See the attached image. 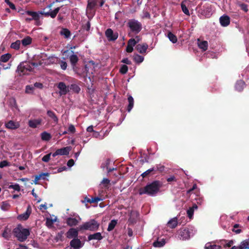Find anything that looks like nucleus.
Listing matches in <instances>:
<instances>
[{"label":"nucleus","mask_w":249,"mask_h":249,"mask_svg":"<svg viewBox=\"0 0 249 249\" xmlns=\"http://www.w3.org/2000/svg\"><path fill=\"white\" fill-rule=\"evenodd\" d=\"M60 64L61 68L63 70H65L67 69V63L65 61H61Z\"/></svg>","instance_id":"nucleus-53"},{"label":"nucleus","mask_w":249,"mask_h":249,"mask_svg":"<svg viewBox=\"0 0 249 249\" xmlns=\"http://www.w3.org/2000/svg\"><path fill=\"white\" fill-rule=\"evenodd\" d=\"M34 87L38 89H42L43 88V84L41 83L36 82L34 84Z\"/></svg>","instance_id":"nucleus-63"},{"label":"nucleus","mask_w":249,"mask_h":249,"mask_svg":"<svg viewBox=\"0 0 249 249\" xmlns=\"http://www.w3.org/2000/svg\"><path fill=\"white\" fill-rule=\"evenodd\" d=\"M166 180L168 182H172V181H177V179L174 176H172L170 177L169 178H168Z\"/></svg>","instance_id":"nucleus-61"},{"label":"nucleus","mask_w":249,"mask_h":249,"mask_svg":"<svg viewBox=\"0 0 249 249\" xmlns=\"http://www.w3.org/2000/svg\"><path fill=\"white\" fill-rule=\"evenodd\" d=\"M221 25L223 27H226L230 24V18L228 16L223 15L219 18Z\"/></svg>","instance_id":"nucleus-16"},{"label":"nucleus","mask_w":249,"mask_h":249,"mask_svg":"<svg viewBox=\"0 0 249 249\" xmlns=\"http://www.w3.org/2000/svg\"><path fill=\"white\" fill-rule=\"evenodd\" d=\"M133 51V47L127 44V47L126 48V51L127 53H130L132 52Z\"/></svg>","instance_id":"nucleus-59"},{"label":"nucleus","mask_w":249,"mask_h":249,"mask_svg":"<svg viewBox=\"0 0 249 249\" xmlns=\"http://www.w3.org/2000/svg\"><path fill=\"white\" fill-rule=\"evenodd\" d=\"M99 223L95 219H90L89 221L83 223L78 227L79 231L89 230L96 231L99 227Z\"/></svg>","instance_id":"nucleus-6"},{"label":"nucleus","mask_w":249,"mask_h":249,"mask_svg":"<svg viewBox=\"0 0 249 249\" xmlns=\"http://www.w3.org/2000/svg\"><path fill=\"white\" fill-rule=\"evenodd\" d=\"M110 160L109 159L106 160L104 164L101 165V168L104 169L106 168L107 169H108V166L110 164Z\"/></svg>","instance_id":"nucleus-49"},{"label":"nucleus","mask_w":249,"mask_h":249,"mask_svg":"<svg viewBox=\"0 0 249 249\" xmlns=\"http://www.w3.org/2000/svg\"><path fill=\"white\" fill-rule=\"evenodd\" d=\"M10 165V163L5 160H2L0 162V168H1Z\"/></svg>","instance_id":"nucleus-50"},{"label":"nucleus","mask_w":249,"mask_h":249,"mask_svg":"<svg viewBox=\"0 0 249 249\" xmlns=\"http://www.w3.org/2000/svg\"><path fill=\"white\" fill-rule=\"evenodd\" d=\"M178 225L177 218L176 217L173 218L168 221L167 225L168 227L172 229L175 228Z\"/></svg>","instance_id":"nucleus-30"},{"label":"nucleus","mask_w":249,"mask_h":249,"mask_svg":"<svg viewBox=\"0 0 249 249\" xmlns=\"http://www.w3.org/2000/svg\"><path fill=\"white\" fill-rule=\"evenodd\" d=\"M74 164V161L73 159H70L68 160L67 162V165L68 166L71 167Z\"/></svg>","instance_id":"nucleus-60"},{"label":"nucleus","mask_w":249,"mask_h":249,"mask_svg":"<svg viewBox=\"0 0 249 249\" xmlns=\"http://www.w3.org/2000/svg\"><path fill=\"white\" fill-rule=\"evenodd\" d=\"M60 35L62 36H64L65 38L68 39L70 37L71 33L68 29L62 28L60 31Z\"/></svg>","instance_id":"nucleus-23"},{"label":"nucleus","mask_w":249,"mask_h":249,"mask_svg":"<svg viewBox=\"0 0 249 249\" xmlns=\"http://www.w3.org/2000/svg\"><path fill=\"white\" fill-rule=\"evenodd\" d=\"M164 242H160L157 241L153 243V245L155 247H161L164 245Z\"/></svg>","instance_id":"nucleus-48"},{"label":"nucleus","mask_w":249,"mask_h":249,"mask_svg":"<svg viewBox=\"0 0 249 249\" xmlns=\"http://www.w3.org/2000/svg\"><path fill=\"white\" fill-rule=\"evenodd\" d=\"M110 182V180L107 178H104L102 181V183L105 186L107 185Z\"/></svg>","instance_id":"nucleus-62"},{"label":"nucleus","mask_w":249,"mask_h":249,"mask_svg":"<svg viewBox=\"0 0 249 249\" xmlns=\"http://www.w3.org/2000/svg\"><path fill=\"white\" fill-rule=\"evenodd\" d=\"M221 247L215 244L212 245L211 243H207L205 246V249H221Z\"/></svg>","instance_id":"nucleus-35"},{"label":"nucleus","mask_w":249,"mask_h":249,"mask_svg":"<svg viewBox=\"0 0 249 249\" xmlns=\"http://www.w3.org/2000/svg\"><path fill=\"white\" fill-rule=\"evenodd\" d=\"M128 71V67L126 65H123L120 69L119 71L121 73L125 74Z\"/></svg>","instance_id":"nucleus-43"},{"label":"nucleus","mask_w":249,"mask_h":249,"mask_svg":"<svg viewBox=\"0 0 249 249\" xmlns=\"http://www.w3.org/2000/svg\"><path fill=\"white\" fill-rule=\"evenodd\" d=\"M5 127L9 129H16L20 126V124L18 122H15L10 120L5 123Z\"/></svg>","instance_id":"nucleus-13"},{"label":"nucleus","mask_w":249,"mask_h":249,"mask_svg":"<svg viewBox=\"0 0 249 249\" xmlns=\"http://www.w3.org/2000/svg\"><path fill=\"white\" fill-rule=\"evenodd\" d=\"M31 208L30 206H28L26 210V211L23 213H22L18 216V219L24 221L27 220L31 213Z\"/></svg>","instance_id":"nucleus-12"},{"label":"nucleus","mask_w":249,"mask_h":249,"mask_svg":"<svg viewBox=\"0 0 249 249\" xmlns=\"http://www.w3.org/2000/svg\"><path fill=\"white\" fill-rule=\"evenodd\" d=\"M11 57V54L10 53H6L2 55L0 57V61L1 62H7Z\"/></svg>","instance_id":"nucleus-37"},{"label":"nucleus","mask_w":249,"mask_h":249,"mask_svg":"<svg viewBox=\"0 0 249 249\" xmlns=\"http://www.w3.org/2000/svg\"><path fill=\"white\" fill-rule=\"evenodd\" d=\"M103 236L100 232H96L94 234H90L88 236V238L89 241L91 240H101L103 239Z\"/></svg>","instance_id":"nucleus-19"},{"label":"nucleus","mask_w":249,"mask_h":249,"mask_svg":"<svg viewBox=\"0 0 249 249\" xmlns=\"http://www.w3.org/2000/svg\"><path fill=\"white\" fill-rule=\"evenodd\" d=\"M236 247L237 249H249V238L242 241L240 245Z\"/></svg>","instance_id":"nucleus-21"},{"label":"nucleus","mask_w":249,"mask_h":249,"mask_svg":"<svg viewBox=\"0 0 249 249\" xmlns=\"http://www.w3.org/2000/svg\"><path fill=\"white\" fill-rule=\"evenodd\" d=\"M34 88L31 86L28 85L26 87V92L29 93L34 90Z\"/></svg>","instance_id":"nucleus-57"},{"label":"nucleus","mask_w":249,"mask_h":249,"mask_svg":"<svg viewBox=\"0 0 249 249\" xmlns=\"http://www.w3.org/2000/svg\"><path fill=\"white\" fill-rule=\"evenodd\" d=\"M5 3H6L12 10H16V8L14 4L10 2L9 0H4Z\"/></svg>","instance_id":"nucleus-51"},{"label":"nucleus","mask_w":249,"mask_h":249,"mask_svg":"<svg viewBox=\"0 0 249 249\" xmlns=\"http://www.w3.org/2000/svg\"><path fill=\"white\" fill-rule=\"evenodd\" d=\"M90 23L89 21H88L86 24L84 25V29L87 31H89L90 30Z\"/></svg>","instance_id":"nucleus-56"},{"label":"nucleus","mask_w":249,"mask_h":249,"mask_svg":"<svg viewBox=\"0 0 249 249\" xmlns=\"http://www.w3.org/2000/svg\"><path fill=\"white\" fill-rule=\"evenodd\" d=\"M197 209V206L196 204L194 203L193 205V206L190 207L187 211V214L188 217L190 219H192L194 215V211L195 210H196Z\"/></svg>","instance_id":"nucleus-20"},{"label":"nucleus","mask_w":249,"mask_h":249,"mask_svg":"<svg viewBox=\"0 0 249 249\" xmlns=\"http://www.w3.org/2000/svg\"><path fill=\"white\" fill-rule=\"evenodd\" d=\"M85 200L86 202L89 203H97L99 201H101L102 199L100 197H92L91 198H89L87 197H86Z\"/></svg>","instance_id":"nucleus-32"},{"label":"nucleus","mask_w":249,"mask_h":249,"mask_svg":"<svg viewBox=\"0 0 249 249\" xmlns=\"http://www.w3.org/2000/svg\"><path fill=\"white\" fill-rule=\"evenodd\" d=\"M78 60L79 58L76 54H73L70 56V61L73 68L76 66Z\"/></svg>","instance_id":"nucleus-26"},{"label":"nucleus","mask_w":249,"mask_h":249,"mask_svg":"<svg viewBox=\"0 0 249 249\" xmlns=\"http://www.w3.org/2000/svg\"><path fill=\"white\" fill-rule=\"evenodd\" d=\"M241 9L244 11L247 12L248 11V6L246 4L242 3L240 5Z\"/></svg>","instance_id":"nucleus-54"},{"label":"nucleus","mask_w":249,"mask_h":249,"mask_svg":"<svg viewBox=\"0 0 249 249\" xmlns=\"http://www.w3.org/2000/svg\"><path fill=\"white\" fill-rule=\"evenodd\" d=\"M70 246L74 249H79L82 247L81 241L78 238L71 240L70 242Z\"/></svg>","instance_id":"nucleus-14"},{"label":"nucleus","mask_w":249,"mask_h":249,"mask_svg":"<svg viewBox=\"0 0 249 249\" xmlns=\"http://www.w3.org/2000/svg\"><path fill=\"white\" fill-rule=\"evenodd\" d=\"M233 241L232 240H230L228 241V242L227 243L224 245L223 246L225 248L230 247L233 245Z\"/></svg>","instance_id":"nucleus-64"},{"label":"nucleus","mask_w":249,"mask_h":249,"mask_svg":"<svg viewBox=\"0 0 249 249\" xmlns=\"http://www.w3.org/2000/svg\"><path fill=\"white\" fill-rule=\"evenodd\" d=\"M15 237L20 242L25 241L30 234L29 229L23 228L21 225H18L13 230Z\"/></svg>","instance_id":"nucleus-3"},{"label":"nucleus","mask_w":249,"mask_h":249,"mask_svg":"<svg viewBox=\"0 0 249 249\" xmlns=\"http://www.w3.org/2000/svg\"><path fill=\"white\" fill-rule=\"evenodd\" d=\"M178 237L180 239L186 240L190 238V232L188 229H180L179 232Z\"/></svg>","instance_id":"nucleus-11"},{"label":"nucleus","mask_w":249,"mask_h":249,"mask_svg":"<svg viewBox=\"0 0 249 249\" xmlns=\"http://www.w3.org/2000/svg\"><path fill=\"white\" fill-rule=\"evenodd\" d=\"M54 221H55V220H53L52 219L48 218L46 219V225L48 228H51L53 227V225Z\"/></svg>","instance_id":"nucleus-44"},{"label":"nucleus","mask_w":249,"mask_h":249,"mask_svg":"<svg viewBox=\"0 0 249 249\" xmlns=\"http://www.w3.org/2000/svg\"><path fill=\"white\" fill-rule=\"evenodd\" d=\"M154 171H155L154 168H150V169L146 170L144 172H143L141 175V176L143 178H146L147 176H148L151 174H155V173L154 172Z\"/></svg>","instance_id":"nucleus-38"},{"label":"nucleus","mask_w":249,"mask_h":249,"mask_svg":"<svg viewBox=\"0 0 249 249\" xmlns=\"http://www.w3.org/2000/svg\"><path fill=\"white\" fill-rule=\"evenodd\" d=\"M198 46L203 51H206L208 49V42L207 41H200V39H198Z\"/></svg>","instance_id":"nucleus-25"},{"label":"nucleus","mask_w":249,"mask_h":249,"mask_svg":"<svg viewBox=\"0 0 249 249\" xmlns=\"http://www.w3.org/2000/svg\"><path fill=\"white\" fill-rule=\"evenodd\" d=\"M66 222L69 226H75L78 223V220L75 218L68 217L66 219Z\"/></svg>","instance_id":"nucleus-24"},{"label":"nucleus","mask_w":249,"mask_h":249,"mask_svg":"<svg viewBox=\"0 0 249 249\" xmlns=\"http://www.w3.org/2000/svg\"><path fill=\"white\" fill-rule=\"evenodd\" d=\"M68 130L69 132L72 133H74L75 132V128L74 126L72 124H71L70 125H69Z\"/></svg>","instance_id":"nucleus-55"},{"label":"nucleus","mask_w":249,"mask_h":249,"mask_svg":"<svg viewBox=\"0 0 249 249\" xmlns=\"http://www.w3.org/2000/svg\"><path fill=\"white\" fill-rule=\"evenodd\" d=\"M148 45L146 43H143L142 44H137L135 47V49L140 53H146L147 50Z\"/></svg>","instance_id":"nucleus-17"},{"label":"nucleus","mask_w":249,"mask_h":249,"mask_svg":"<svg viewBox=\"0 0 249 249\" xmlns=\"http://www.w3.org/2000/svg\"><path fill=\"white\" fill-rule=\"evenodd\" d=\"M127 100L129 104L127 106V110L128 112H130L134 106V99L132 96L129 95Z\"/></svg>","instance_id":"nucleus-29"},{"label":"nucleus","mask_w":249,"mask_h":249,"mask_svg":"<svg viewBox=\"0 0 249 249\" xmlns=\"http://www.w3.org/2000/svg\"><path fill=\"white\" fill-rule=\"evenodd\" d=\"M121 62L123 63L127 64V65H130L131 64V62L130 60L128 59L127 58H124Z\"/></svg>","instance_id":"nucleus-58"},{"label":"nucleus","mask_w":249,"mask_h":249,"mask_svg":"<svg viewBox=\"0 0 249 249\" xmlns=\"http://www.w3.org/2000/svg\"><path fill=\"white\" fill-rule=\"evenodd\" d=\"M51 138V135L46 131H44L41 134V138L43 141H48Z\"/></svg>","instance_id":"nucleus-33"},{"label":"nucleus","mask_w":249,"mask_h":249,"mask_svg":"<svg viewBox=\"0 0 249 249\" xmlns=\"http://www.w3.org/2000/svg\"><path fill=\"white\" fill-rule=\"evenodd\" d=\"M51 155V153H49L43 156L42 159V161L46 162H48L50 159Z\"/></svg>","instance_id":"nucleus-52"},{"label":"nucleus","mask_w":249,"mask_h":249,"mask_svg":"<svg viewBox=\"0 0 249 249\" xmlns=\"http://www.w3.org/2000/svg\"><path fill=\"white\" fill-rule=\"evenodd\" d=\"M136 38L137 39V41H136L134 38H130L128 40L127 44L133 47L135 46L139 40L138 36H136Z\"/></svg>","instance_id":"nucleus-42"},{"label":"nucleus","mask_w":249,"mask_h":249,"mask_svg":"<svg viewBox=\"0 0 249 249\" xmlns=\"http://www.w3.org/2000/svg\"><path fill=\"white\" fill-rule=\"evenodd\" d=\"M134 61L137 64L142 63L144 57L139 54H134L133 56Z\"/></svg>","instance_id":"nucleus-34"},{"label":"nucleus","mask_w":249,"mask_h":249,"mask_svg":"<svg viewBox=\"0 0 249 249\" xmlns=\"http://www.w3.org/2000/svg\"><path fill=\"white\" fill-rule=\"evenodd\" d=\"M42 121V120L40 118L30 120L28 122V125L30 127L35 128H36L38 125L41 124Z\"/></svg>","instance_id":"nucleus-15"},{"label":"nucleus","mask_w":249,"mask_h":249,"mask_svg":"<svg viewBox=\"0 0 249 249\" xmlns=\"http://www.w3.org/2000/svg\"><path fill=\"white\" fill-rule=\"evenodd\" d=\"M32 42V38L29 36H27L21 40V43L23 46L25 47L31 44Z\"/></svg>","instance_id":"nucleus-27"},{"label":"nucleus","mask_w":249,"mask_h":249,"mask_svg":"<svg viewBox=\"0 0 249 249\" xmlns=\"http://www.w3.org/2000/svg\"><path fill=\"white\" fill-rule=\"evenodd\" d=\"M70 89L77 93H78L81 90L80 88L77 85L74 84L71 85Z\"/></svg>","instance_id":"nucleus-40"},{"label":"nucleus","mask_w":249,"mask_h":249,"mask_svg":"<svg viewBox=\"0 0 249 249\" xmlns=\"http://www.w3.org/2000/svg\"><path fill=\"white\" fill-rule=\"evenodd\" d=\"M71 147L70 146H67L62 148L58 149L52 155L53 157H55L57 155H68L69 154Z\"/></svg>","instance_id":"nucleus-9"},{"label":"nucleus","mask_w":249,"mask_h":249,"mask_svg":"<svg viewBox=\"0 0 249 249\" xmlns=\"http://www.w3.org/2000/svg\"><path fill=\"white\" fill-rule=\"evenodd\" d=\"M240 227V225L239 224H235L233 226V228L232 229V231L235 232L237 234H238V233H240L242 231L241 229H236V228H238Z\"/></svg>","instance_id":"nucleus-47"},{"label":"nucleus","mask_w":249,"mask_h":249,"mask_svg":"<svg viewBox=\"0 0 249 249\" xmlns=\"http://www.w3.org/2000/svg\"><path fill=\"white\" fill-rule=\"evenodd\" d=\"M105 35L109 41H114L118 37V33L114 32L111 28H108L105 31Z\"/></svg>","instance_id":"nucleus-7"},{"label":"nucleus","mask_w":249,"mask_h":249,"mask_svg":"<svg viewBox=\"0 0 249 249\" xmlns=\"http://www.w3.org/2000/svg\"><path fill=\"white\" fill-rule=\"evenodd\" d=\"M20 44H21V41L19 40H18L16 41L15 42H13L11 44L10 47L12 49H14L16 50H18L20 48Z\"/></svg>","instance_id":"nucleus-39"},{"label":"nucleus","mask_w":249,"mask_h":249,"mask_svg":"<svg viewBox=\"0 0 249 249\" xmlns=\"http://www.w3.org/2000/svg\"><path fill=\"white\" fill-rule=\"evenodd\" d=\"M10 207V206L9 204L5 201L2 202V205H1V209L4 211H7L9 209Z\"/></svg>","instance_id":"nucleus-45"},{"label":"nucleus","mask_w":249,"mask_h":249,"mask_svg":"<svg viewBox=\"0 0 249 249\" xmlns=\"http://www.w3.org/2000/svg\"><path fill=\"white\" fill-rule=\"evenodd\" d=\"M53 3L49 4L46 8H44L43 11L38 12H34L31 11H27L26 13L27 15L32 17V19L35 20L36 22H39L40 16L39 15H43L45 17H51L53 18L56 17L57 14L60 10V7H58L53 10H51V7Z\"/></svg>","instance_id":"nucleus-1"},{"label":"nucleus","mask_w":249,"mask_h":249,"mask_svg":"<svg viewBox=\"0 0 249 249\" xmlns=\"http://www.w3.org/2000/svg\"><path fill=\"white\" fill-rule=\"evenodd\" d=\"M117 222H118L117 220L113 219V220H111V221L108 224L107 231H112L114 229L116 225H117Z\"/></svg>","instance_id":"nucleus-31"},{"label":"nucleus","mask_w":249,"mask_h":249,"mask_svg":"<svg viewBox=\"0 0 249 249\" xmlns=\"http://www.w3.org/2000/svg\"><path fill=\"white\" fill-rule=\"evenodd\" d=\"M168 37L169 40L173 43H175L177 42L178 39L177 36L173 34L172 32H169L168 33Z\"/></svg>","instance_id":"nucleus-36"},{"label":"nucleus","mask_w":249,"mask_h":249,"mask_svg":"<svg viewBox=\"0 0 249 249\" xmlns=\"http://www.w3.org/2000/svg\"><path fill=\"white\" fill-rule=\"evenodd\" d=\"M245 86V82L242 80H240L237 81L235 85V89L237 91L241 92L243 90Z\"/></svg>","instance_id":"nucleus-18"},{"label":"nucleus","mask_w":249,"mask_h":249,"mask_svg":"<svg viewBox=\"0 0 249 249\" xmlns=\"http://www.w3.org/2000/svg\"><path fill=\"white\" fill-rule=\"evenodd\" d=\"M47 114L49 117H50L55 123H57L58 121V118L57 117L56 114L52 110H48L47 112Z\"/></svg>","instance_id":"nucleus-28"},{"label":"nucleus","mask_w":249,"mask_h":249,"mask_svg":"<svg viewBox=\"0 0 249 249\" xmlns=\"http://www.w3.org/2000/svg\"><path fill=\"white\" fill-rule=\"evenodd\" d=\"M99 0H88L87 9L88 10H92L97 5Z\"/></svg>","instance_id":"nucleus-22"},{"label":"nucleus","mask_w":249,"mask_h":249,"mask_svg":"<svg viewBox=\"0 0 249 249\" xmlns=\"http://www.w3.org/2000/svg\"><path fill=\"white\" fill-rule=\"evenodd\" d=\"M161 184L160 181L155 180L147 184L145 187L139 189V194L142 195L146 194L150 196L156 195L160 191Z\"/></svg>","instance_id":"nucleus-2"},{"label":"nucleus","mask_w":249,"mask_h":249,"mask_svg":"<svg viewBox=\"0 0 249 249\" xmlns=\"http://www.w3.org/2000/svg\"><path fill=\"white\" fill-rule=\"evenodd\" d=\"M8 188L9 189H13L15 191H17L18 192L20 191V186L18 184L10 185L8 186Z\"/></svg>","instance_id":"nucleus-46"},{"label":"nucleus","mask_w":249,"mask_h":249,"mask_svg":"<svg viewBox=\"0 0 249 249\" xmlns=\"http://www.w3.org/2000/svg\"><path fill=\"white\" fill-rule=\"evenodd\" d=\"M181 8L182 9V12L186 15L190 16V13L188 9L185 5V4L184 3V1H182L181 3Z\"/></svg>","instance_id":"nucleus-41"},{"label":"nucleus","mask_w":249,"mask_h":249,"mask_svg":"<svg viewBox=\"0 0 249 249\" xmlns=\"http://www.w3.org/2000/svg\"><path fill=\"white\" fill-rule=\"evenodd\" d=\"M57 87L59 89L60 96L65 95L70 91L69 86H67L63 82L58 83Z\"/></svg>","instance_id":"nucleus-8"},{"label":"nucleus","mask_w":249,"mask_h":249,"mask_svg":"<svg viewBox=\"0 0 249 249\" xmlns=\"http://www.w3.org/2000/svg\"><path fill=\"white\" fill-rule=\"evenodd\" d=\"M126 26L129 30L128 32L129 36L131 33L137 35L142 29V24L135 19H129L126 23Z\"/></svg>","instance_id":"nucleus-4"},{"label":"nucleus","mask_w":249,"mask_h":249,"mask_svg":"<svg viewBox=\"0 0 249 249\" xmlns=\"http://www.w3.org/2000/svg\"><path fill=\"white\" fill-rule=\"evenodd\" d=\"M78 235V230L74 228H71L66 232V237L69 239H75L77 238Z\"/></svg>","instance_id":"nucleus-10"},{"label":"nucleus","mask_w":249,"mask_h":249,"mask_svg":"<svg viewBox=\"0 0 249 249\" xmlns=\"http://www.w3.org/2000/svg\"><path fill=\"white\" fill-rule=\"evenodd\" d=\"M37 66V64L29 61L22 62L18 67L17 71L19 75L28 74L33 70V67Z\"/></svg>","instance_id":"nucleus-5"}]
</instances>
